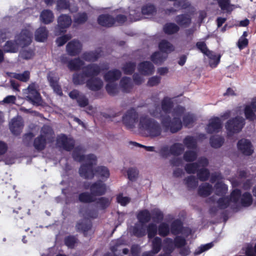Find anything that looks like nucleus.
<instances>
[{
  "label": "nucleus",
  "instance_id": "1",
  "mask_svg": "<svg viewBox=\"0 0 256 256\" xmlns=\"http://www.w3.org/2000/svg\"><path fill=\"white\" fill-rule=\"evenodd\" d=\"M97 157L96 160L92 161L90 164L82 166L81 168L80 176L86 180H92L96 176L104 181L107 180L110 175L108 168L104 166H98L95 168L94 166L97 164Z\"/></svg>",
  "mask_w": 256,
  "mask_h": 256
},
{
  "label": "nucleus",
  "instance_id": "2",
  "mask_svg": "<svg viewBox=\"0 0 256 256\" xmlns=\"http://www.w3.org/2000/svg\"><path fill=\"white\" fill-rule=\"evenodd\" d=\"M186 110L184 107L178 106L174 108L172 120L169 116L163 117L161 123L166 131L169 130L172 133L177 132L182 128V122L180 116L184 114Z\"/></svg>",
  "mask_w": 256,
  "mask_h": 256
},
{
  "label": "nucleus",
  "instance_id": "3",
  "mask_svg": "<svg viewBox=\"0 0 256 256\" xmlns=\"http://www.w3.org/2000/svg\"><path fill=\"white\" fill-rule=\"evenodd\" d=\"M140 128L144 131L147 136L154 138L162 134V128L160 124L155 120L146 117L141 118L140 120Z\"/></svg>",
  "mask_w": 256,
  "mask_h": 256
},
{
  "label": "nucleus",
  "instance_id": "4",
  "mask_svg": "<svg viewBox=\"0 0 256 256\" xmlns=\"http://www.w3.org/2000/svg\"><path fill=\"white\" fill-rule=\"evenodd\" d=\"M245 124L244 119L240 116H236L228 120L225 127L228 136H231L240 132Z\"/></svg>",
  "mask_w": 256,
  "mask_h": 256
},
{
  "label": "nucleus",
  "instance_id": "5",
  "mask_svg": "<svg viewBox=\"0 0 256 256\" xmlns=\"http://www.w3.org/2000/svg\"><path fill=\"white\" fill-rule=\"evenodd\" d=\"M82 148L80 146H77L74 148L72 152V157L74 160L78 162H84V163L82 164L78 170V172L80 176L81 168L82 166L86 165L88 164H90L92 161L96 160V156L94 154H90L86 155L82 154Z\"/></svg>",
  "mask_w": 256,
  "mask_h": 256
},
{
  "label": "nucleus",
  "instance_id": "6",
  "mask_svg": "<svg viewBox=\"0 0 256 256\" xmlns=\"http://www.w3.org/2000/svg\"><path fill=\"white\" fill-rule=\"evenodd\" d=\"M84 188L86 190L89 189L94 197L104 196L107 191L106 184L101 180L92 183H85Z\"/></svg>",
  "mask_w": 256,
  "mask_h": 256
},
{
  "label": "nucleus",
  "instance_id": "7",
  "mask_svg": "<svg viewBox=\"0 0 256 256\" xmlns=\"http://www.w3.org/2000/svg\"><path fill=\"white\" fill-rule=\"evenodd\" d=\"M138 120V114L134 108L128 110L122 116V122L128 129H132Z\"/></svg>",
  "mask_w": 256,
  "mask_h": 256
},
{
  "label": "nucleus",
  "instance_id": "8",
  "mask_svg": "<svg viewBox=\"0 0 256 256\" xmlns=\"http://www.w3.org/2000/svg\"><path fill=\"white\" fill-rule=\"evenodd\" d=\"M108 68V65L101 68L100 66L96 64H90L84 66L82 70L86 77L90 78L97 76L102 70H107Z\"/></svg>",
  "mask_w": 256,
  "mask_h": 256
},
{
  "label": "nucleus",
  "instance_id": "9",
  "mask_svg": "<svg viewBox=\"0 0 256 256\" xmlns=\"http://www.w3.org/2000/svg\"><path fill=\"white\" fill-rule=\"evenodd\" d=\"M56 144L58 147L63 150L70 152L74 146V142L72 138H69L65 134H62L58 136L56 140Z\"/></svg>",
  "mask_w": 256,
  "mask_h": 256
},
{
  "label": "nucleus",
  "instance_id": "10",
  "mask_svg": "<svg viewBox=\"0 0 256 256\" xmlns=\"http://www.w3.org/2000/svg\"><path fill=\"white\" fill-rule=\"evenodd\" d=\"M16 38L18 44L24 48L28 46L32 42V34L28 30L23 29Z\"/></svg>",
  "mask_w": 256,
  "mask_h": 256
},
{
  "label": "nucleus",
  "instance_id": "11",
  "mask_svg": "<svg viewBox=\"0 0 256 256\" xmlns=\"http://www.w3.org/2000/svg\"><path fill=\"white\" fill-rule=\"evenodd\" d=\"M26 99L34 104L40 105L42 102V97L40 92L36 90L34 84L28 86L27 88Z\"/></svg>",
  "mask_w": 256,
  "mask_h": 256
},
{
  "label": "nucleus",
  "instance_id": "12",
  "mask_svg": "<svg viewBox=\"0 0 256 256\" xmlns=\"http://www.w3.org/2000/svg\"><path fill=\"white\" fill-rule=\"evenodd\" d=\"M58 23L56 28V32H58L60 34L64 33L66 32V29L71 25V18L68 15L62 14L58 18Z\"/></svg>",
  "mask_w": 256,
  "mask_h": 256
},
{
  "label": "nucleus",
  "instance_id": "13",
  "mask_svg": "<svg viewBox=\"0 0 256 256\" xmlns=\"http://www.w3.org/2000/svg\"><path fill=\"white\" fill-rule=\"evenodd\" d=\"M82 50V44L78 40H74L68 42L66 46V50L70 56L78 55Z\"/></svg>",
  "mask_w": 256,
  "mask_h": 256
},
{
  "label": "nucleus",
  "instance_id": "14",
  "mask_svg": "<svg viewBox=\"0 0 256 256\" xmlns=\"http://www.w3.org/2000/svg\"><path fill=\"white\" fill-rule=\"evenodd\" d=\"M222 128V122L218 117H214L211 118L207 126L206 131L207 133L212 134L218 132Z\"/></svg>",
  "mask_w": 256,
  "mask_h": 256
},
{
  "label": "nucleus",
  "instance_id": "15",
  "mask_svg": "<svg viewBox=\"0 0 256 256\" xmlns=\"http://www.w3.org/2000/svg\"><path fill=\"white\" fill-rule=\"evenodd\" d=\"M238 149L245 156H250L252 154L254 150L250 142L247 139H241L238 142Z\"/></svg>",
  "mask_w": 256,
  "mask_h": 256
},
{
  "label": "nucleus",
  "instance_id": "16",
  "mask_svg": "<svg viewBox=\"0 0 256 256\" xmlns=\"http://www.w3.org/2000/svg\"><path fill=\"white\" fill-rule=\"evenodd\" d=\"M103 82L100 78L94 76L88 78L86 82L87 88L92 91H98L103 86Z\"/></svg>",
  "mask_w": 256,
  "mask_h": 256
},
{
  "label": "nucleus",
  "instance_id": "17",
  "mask_svg": "<svg viewBox=\"0 0 256 256\" xmlns=\"http://www.w3.org/2000/svg\"><path fill=\"white\" fill-rule=\"evenodd\" d=\"M97 21L98 24L106 28L112 27L115 24L114 18L108 14H100Z\"/></svg>",
  "mask_w": 256,
  "mask_h": 256
},
{
  "label": "nucleus",
  "instance_id": "18",
  "mask_svg": "<svg viewBox=\"0 0 256 256\" xmlns=\"http://www.w3.org/2000/svg\"><path fill=\"white\" fill-rule=\"evenodd\" d=\"M58 80L59 78L54 76V74L51 72L48 75V80L50 86L56 93L61 96L62 94V92L60 86L58 84Z\"/></svg>",
  "mask_w": 256,
  "mask_h": 256
},
{
  "label": "nucleus",
  "instance_id": "19",
  "mask_svg": "<svg viewBox=\"0 0 256 256\" xmlns=\"http://www.w3.org/2000/svg\"><path fill=\"white\" fill-rule=\"evenodd\" d=\"M92 228V222L87 220H83L77 222L76 228L78 232H82L84 236H86L88 232Z\"/></svg>",
  "mask_w": 256,
  "mask_h": 256
},
{
  "label": "nucleus",
  "instance_id": "20",
  "mask_svg": "<svg viewBox=\"0 0 256 256\" xmlns=\"http://www.w3.org/2000/svg\"><path fill=\"white\" fill-rule=\"evenodd\" d=\"M138 70L142 75H150L154 72V66L150 62L144 61L139 64Z\"/></svg>",
  "mask_w": 256,
  "mask_h": 256
},
{
  "label": "nucleus",
  "instance_id": "21",
  "mask_svg": "<svg viewBox=\"0 0 256 256\" xmlns=\"http://www.w3.org/2000/svg\"><path fill=\"white\" fill-rule=\"evenodd\" d=\"M122 76L121 72L118 69L108 70L104 76V80L108 82H112L118 80Z\"/></svg>",
  "mask_w": 256,
  "mask_h": 256
},
{
  "label": "nucleus",
  "instance_id": "22",
  "mask_svg": "<svg viewBox=\"0 0 256 256\" xmlns=\"http://www.w3.org/2000/svg\"><path fill=\"white\" fill-rule=\"evenodd\" d=\"M47 141L48 140L42 134H40L34 139V147L37 151L41 152L46 148Z\"/></svg>",
  "mask_w": 256,
  "mask_h": 256
},
{
  "label": "nucleus",
  "instance_id": "23",
  "mask_svg": "<svg viewBox=\"0 0 256 256\" xmlns=\"http://www.w3.org/2000/svg\"><path fill=\"white\" fill-rule=\"evenodd\" d=\"M175 21L180 26L187 28L191 24L192 19L188 14H184L177 15Z\"/></svg>",
  "mask_w": 256,
  "mask_h": 256
},
{
  "label": "nucleus",
  "instance_id": "24",
  "mask_svg": "<svg viewBox=\"0 0 256 256\" xmlns=\"http://www.w3.org/2000/svg\"><path fill=\"white\" fill-rule=\"evenodd\" d=\"M23 126L24 124L21 120L14 118L12 120L10 128L14 134L18 136L20 134Z\"/></svg>",
  "mask_w": 256,
  "mask_h": 256
},
{
  "label": "nucleus",
  "instance_id": "25",
  "mask_svg": "<svg viewBox=\"0 0 256 256\" xmlns=\"http://www.w3.org/2000/svg\"><path fill=\"white\" fill-rule=\"evenodd\" d=\"M212 192V186L208 183H204L199 186L198 193L200 196L206 198L210 195Z\"/></svg>",
  "mask_w": 256,
  "mask_h": 256
},
{
  "label": "nucleus",
  "instance_id": "26",
  "mask_svg": "<svg viewBox=\"0 0 256 256\" xmlns=\"http://www.w3.org/2000/svg\"><path fill=\"white\" fill-rule=\"evenodd\" d=\"M48 30L45 26H41L38 28L35 32V40L38 42H44L48 36Z\"/></svg>",
  "mask_w": 256,
  "mask_h": 256
},
{
  "label": "nucleus",
  "instance_id": "27",
  "mask_svg": "<svg viewBox=\"0 0 256 256\" xmlns=\"http://www.w3.org/2000/svg\"><path fill=\"white\" fill-rule=\"evenodd\" d=\"M120 86L124 92L129 93L133 88L131 79L129 77L124 76L120 80Z\"/></svg>",
  "mask_w": 256,
  "mask_h": 256
},
{
  "label": "nucleus",
  "instance_id": "28",
  "mask_svg": "<svg viewBox=\"0 0 256 256\" xmlns=\"http://www.w3.org/2000/svg\"><path fill=\"white\" fill-rule=\"evenodd\" d=\"M100 56V52L96 50L86 52L82 54V58L85 61L88 62H94L96 61Z\"/></svg>",
  "mask_w": 256,
  "mask_h": 256
},
{
  "label": "nucleus",
  "instance_id": "29",
  "mask_svg": "<svg viewBox=\"0 0 256 256\" xmlns=\"http://www.w3.org/2000/svg\"><path fill=\"white\" fill-rule=\"evenodd\" d=\"M84 64L79 58H74L68 62V67L70 71H76L80 69Z\"/></svg>",
  "mask_w": 256,
  "mask_h": 256
},
{
  "label": "nucleus",
  "instance_id": "30",
  "mask_svg": "<svg viewBox=\"0 0 256 256\" xmlns=\"http://www.w3.org/2000/svg\"><path fill=\"white\" fill-rule=\"evenodd\" d=\"M46 138L50 142H53L54 133L52 128L49 126L44 125L41 129L40 134Z\"/></svg>",
  "mask_w": 256,
  "mask_h": 256
},
{
  "label": "nucleus",
  "instance_id": "31",
  "mask_svg": "<svg viewBox=\"0 0 256 256\" xmlns=\"http://www.w3.org/2000/svg\"><path fill=\"white\" fill-rule=\"evenodd\" d=\"M7 74L10 78H16L22 82H27L30 78V72L28 70H25L22 74L8 72Z\"/></svg>",
  "mask_w": 256,
  "mask_h": 256
},
{
  "label": "nucleus",
  "instance_id": "32",
  "mask_svg": "<svg viewBox=\"0 0 256 256\" xmlns=\"http://www.w3.org/2000/svg\"><path fill=\"white\" fill-rule=\"evenodd\" d=\"M137 218L140 224H145L150 220L152 216L150 212L145 209L138 212L137 214Z\"/></svg>",
  "mask_w": 256,
  "mask_h": 256
},
{
  "label": "nucleus",
  "instance_id": "33",
  "mask_svg": "<svg viewBox=\"0 0 256 256\" xmlns=\"http://www.w3.org/2000/svg\"><path fill=\"white\" fill-rule=\"evenodd\" d=\"M163 32L168 35H172L180 30L179 26L173 22L166 23L163 26Z\"/></svg>",
  "mask_w": 256,
  "mask_h": 256
},
{
  "label": "nucleus",
  "instance_id": "34",
  "mask_svg": "<svg viewBox=\"0 0 256 256\" xmlns=\"http://www.w3.org/2000/svg\"><path fill=\"white\" fill-rule=\"evenodd\" d=\"M240 204L242 207L248 208L250 206L253 202V198L252 194L248 192H244L241 195Z\"/></svg>",
  "mask_w": 256,
  "mask_h": 256
},
{
  "label": "nucleus",
  "instance_id": "35",
  "mask_svg": "<svg viewBox=\"0 0 256 256\" xmlns=\"http://www.w3.org/2000/svg\"><path fill=\"white\" fill-rule=\"evenodd\" d=\"M182 229L183 224L180 220H176L172 222L170 232L173 234L177 235L182 233Z\"/></svg>",
  "mask_w": 256,
  "mask_h": 256
},
{
  "label": "nucleus",
  "instance_id": "36",
  "mask_svg": "<svg viewBox=\"0 0 256 256\" xmlns=\"http://www.w3.org/2000/svg\"><path fill=\"white\" fill-rule=\"evenodd\" d=\"M54 14L49 10H44L42 11L40 15V18L42 22L44 24H48L54 20Z\"/></svg>",
  "mask_w": 256,
  "mask_h": 256
},
{
  "label": "nucleus",
  "instance_id": "37",
  "mask_svg": "<svg viewBox=\"0 0 256 256\" xmlns=\"http://www.w3.org/2000/svg\"><path fill=\"white\" fill-rule=\"evenodd\" d=\"M158 48L160 52L168 53L174 50L172 44L166 40H162L158 44Z\"/></svg>",
  "mask_w": 256,
  "mask_h": 256
},
{
  "label": "nucleus",
  "instance_id": "38",
  "mask_svg": "<svg viewBox=\"0 0 256 256\" xmlns=\"http://www.w3.org/2000/svg\"><path fill=\"white\" fill-rule=\"evenodd\" d=\"M224 140V138L218 136H212L210 138V143L212 147L218 148L222 146Z\"/></svg>",
  "mask_w": 256,
  "mask_h": 256
},
{
  "label": "nucleus",
  "instance_id": "39",
  "mask_svg": "<svg viewBox=\"0 0 256 256\" xmlns=\"http://www.w3.org/2000/svg\"><path fill=\"white\" fill-rule=\"evenodd\" d=\"M136 68L135 62H128L123 64L122 70L125 74L131 75L134 72Z\"/></svg>",
  "mask_w": 256,
  "mask_h": 256
},
{
  "label": "nucleus",
  "instance_id": "40",
  "mask_svg": "<svg viewBox=\"0 0 256 256\" xmlns=\"http://www.w3.org/2000/svg\"><path fill=\"white\" fill-rule=\"evenodd\" d=\"M215 194L218 196H224L228 192V186L222 182H218L214 185Z\"/></svg>",
  "mask_w": 256,
  "mask_h": 256
},
{
  "label": "nucleus",
  "instance_id": "41",
  "mask_svg": "<svg viewBox=\"0 0 256 256\" xmlns=\"http://www.w3.org/2000/svg\"><path fill=\"white\" fill-rule=\"evenodd\" d=\"M162 247V238L158 236L154 237L152 242V250L151 252L153 254H156L161 250Z\"/></svg>",
  "mask_w": 256,
  "mask_h": 256
},
{
  "label": "nucleus",
  "instance_id": "42",
  "mask_svg": "<svg viewBox=\"0 0 256 256\" xmlns=\"http://www.w3.org/2000/svg\"><path fill=\"white\" fill-rule=\"evenodd\" d=\"M167 56L164 54L160 52H154L151 56V60L156 64H162L166 58Z\"/></svg>",
  "mask_w": 256,
  "mask_h": 256
},
{
  "label": "nucleus",
  "instance_id": "43",
  "mask_svg": "<svg viewBox=\"0 0 256 256\" xmlns=\"http://www.w3.org/2000/svg\"><path fill=\"white\" fill-rule=\"evenodd\" d=\"M183 143L188 149H196L197 147L196 140L192 136H186L183 140Z\"/></svg>",
  "mask_w": 256,
  "mask_h": 256
},
{
  "label": "nucleus",
  "instance_id": "44",
  "mask_svg": "<svg viewBox=\"0 0 256 256\" xmlns=\"http://www.w3.org/2000/svg\"><path fill=\"white\" fill-rule=\"evenodd\" d=\"M18 46L16 39L15 40H8L4 46V50L8 52H16L18 50Z\"/></svg>",
  "mask_w": 256,
  "mask_h": 256
},
{
  "label": "nucleus",
  "instance_id": "45",
  "mask_svg": "<svg viewBox=\"0 0 256 256\" xmlns=\"http://www.w3.org/2000/svg\"><path fill=\"white\" fill-rule=\"evenodd\" d=\"M78 200L81 202L90 203L95 202L96 198L90 192H83L79 194Z\"/></svg>",
  "mask_w": 256,
  "mask_h": 256
},
{
  "label": "nucleus",
  "instance_id": "46",
  "mask_svg": "<svg viewBox=\"0 0 256 256\" xmlns=\"http://www.w3.org/2000/svg\"><path fill=\"white\" fill-rule=\"evenodd\" d=\"M206 56L210 58V66L212 68H216L220 62V55L217 56L210 50V53L208 54Z\"/></svg>",
  "mask_w": 256,
  "mask_h": 256
},
{
  "label": "nucleus",
  "instance_id": "47",
  "mask_svg": "<svg viewBox=\"0 0 256 256\" xmlns=\"http://www.w3.org/2000/svg\"><path fill=\"white\" fill-rule=\"evenodd\" d=\"M185 184L188 190L195 189L198 186V180L194 176H190L184 180Z\"/></svg>",
  "mask_w": 256,
  "mask_h": 256
},
{
  "label": "nucleus",
  "instance_id": "48",
  "mask_svg": "<svg viewBox=\"0 0 256 256\" xmlns=\"http://www.w3.org/2000/svg\"><path fill=\"white\" fill-rule=\"evenodd\" d=\"M86 76L84 74V72L80 73H74L72 76V82L75 85H82L86 83Z\"/></svg>",
  "mask_w": 256,
  "mask_h": 256
},
{
  "label": "nucleus",
  "instance_id": "49",
  "mask_svg": "<svg viewBox=\"0 0 256 256\" xmlns=\"http://www.w3.org/2000/svg\"><path fill=\"white\" fill-rule=\"evenodd\" d=\"M241 195V190L238 188H235L231 192L230 196H228L230 202H232L234 204H237L239 202L240 199V200Z\"/></svg>",
  "mask_w": 256,
  "mask_h": 256
},
{
  "label": "nucleus",
  "instance_id": "50",
  "mask_svg": "<svg viewBox=\"0 0 256 256\" xmlns=\"http://www.w3.org/2000/svg\"><path fill=\"white\" fill-rule=\"evenodd\" d=\"M161 106L164 113L169 114L173 107V103L170 99L164 98L162 101Z\"/></svg>",
  "mask_w": 256,
  "mask_h": 256
},
{
  "label": "nucleus",
  "instance_id": "51",
  "mask_svg": "<svg viewBox=\"0 0 256 256\" xmlns=\"http://www.w3.org/2000/svg\"><path fill=\"white\" fill-rule=\"evenodd\" d=\"M99 208L101 210H105L110 204V200L106 197H100L96 202Z\"/></svg>",
  "mask_w": 256,
  "mask_h": 256
},
{
  "label": "nucleus",
  "instance_id": "52",
  "mask_svg": "<svg viewBox=\"0 0 256 256\" xmlns=\"http://www.w3.org/2000/svg\"><path fill=\"white\" fill-rule=\"evenodd\" d=\"M184 150V148L182 144L180 143H175L170 146V152L174 156H179L182 154Z\"/></svg>",
  "mask_w": 256,
  "mask_h": 256
},
{
  "label": "nucleus",
  "instance_id": "53",
  "mask_svg": "<svg viewBox=\"0 0 256 256\" xmlns=\"http://www.w3.org/2000/svg\"><path fill=\"white\" fill-rule=\"evenodd\" d=\"M156 6L152 4H148L142 8V13L144 15H153L156 12Z\"/></svg>",
  "mask_w": 256,
  "mask_h": 256
},
{
  "label": "nucleus",
  "instance_id": "54",
  "mask_svg": "<svg viewBox=\"0 0 256 256\" xmlns=\"http://www.w3.org/2000/svg\"><path fill=\"white\" fill-rule=\"evenodd\" d=\"M210 176L209 170L206 168H202L198 171L197 176L201 182L206 181Z\"/></svg>",
  "mask_w": 256,
  "mask_h": 256
},
{
  "label": "nucleus",
  "instance_id": "55",
  "mask_svg": "<svg viewBox=\"0 0 256 256\" xmlns=\"http://www.w3.org/2000/svg\"><path fill=\"white\" fill-rule=\"evenodd\" d=\"M132 232L134 235L138 238L143 237L146 234L144 224H140V226H134Z\"/></svg>",
  "mask_w": 256,
  "mask_h": 256
},
{
  "label": "nucleus",
  "instance_id": "56",
  "mask_svg": "<svg viewBox=\"0 0 256 256\" xmlns=\"http://www.w3.org/2000/svg\"><path fill=\"white\" fill-rule=\"evenodd\" d=\"M216 203L220 209L224 210L229 206L230 202L228 196H222L218 198Z\"/></svg>",
  "mask_w": 256,
  "mask_h": 256
},
{
  "label": "nucleus",
  "instance_id": "57",
  "mask_svg": "<svg viewBox=\"0 0 256 256\" xmlns=\"http://www.w3.org/2000/svg\"><path fill=\"white\" fill-rule=\"evenodd\" d=\"M78 238L74 236L70 235L65 237L64 242L68 248H74L75 244L78 242Z\"/></svg>",
  "mask_w": 256,
  "mask_h": 256
},
{
  "label": "nucleus",
  "instance_id": "58",
  "mask_svg": "<svg viewBox=\"0 0 256 256\" xmlns=\"http://www.w3.org/2000/svg\"><path fill=\"white\" fill-rule=\"evenodd\" d=\"M254 112L250 105H247L244 108V113L246 118L250 121H252L255 118Z\"/></svg>",
  "mask_w": 256,
  "mask_h": 256
},
{
  "label": "nucleus",
  "instance_id": "59",
  "mask_svg": "<svg viewBox=\"0 0 256 256\" xmlns=\"http://www.w3.org/2000/svg\"><path fill=\"white\" fill-rule=\"evenodd\" d=\"M200 164L198 162L190 163L186 165L185 170L188 174H194L196 172H198Z\"/></svg>",
  "mask_w": 256,
  "mask_h": 256
},
{
  "label": "nucleus",
  "instance_id": "60",
  "mask_svg": "<svg viewBox=\"0 0 256 256\" xmlns=\"http://www.w3.org/2000/svg\"><path fill=\"white\" fill-rule=\"evenodd\" d=\"M158 233L160 236L162 237L167 236L170 233V228L166 222L160 224L158 228Z\"/></svg>",
  "mask_w": 256,
  "mask_h": 256
},
{
  "label": "nucleus",
  "instance_id": "61",
  "mask_svg": "<svg viewBox=\"0 0 256 256\" xmlns=\"http://www.w3.org/2000/svg\"><path fill=\"white\" fill-rule=\"evenodd\" d=\"M157 232L158 228L156 224L150 223L147 226V233L148 238H154L157 234Z\"/></svg>",
  "mask_w": 256,
  "mask_h": 256
},
{
  "label": "nucleus",
  "instance_id": "62",
  "mask_svg": "<svg viewBox=\"0 0 256 256\" xmlns=\"http://www.w3.org/2000/svg\"><path fill=\"white\" fill-rule=\"evenodd\" d=\"M184 159L188 162H192L194 161L197 158V154L196 152L192 150H187L184 154Z\"/></svg>",
  "mask_w": 256,
  "mask_h": 256
},
{
  "label": "nucleus",
  "instance_id": "63",
  "mask_svg": "<svg viewBox=\"0 0 256 256\" xmlns=\"http://www.w3.org/2000/svg\"><path fill=\"white\" fill-rule=\"evenodd\" d=\"M128 178L130 181H135L138 174V170L134 168H130L127 170Z\"/></svg>",
  "mask_w": 256,
  "mask_h": 256
},
{
  "label": "nucleus",
  "instance_id": "64",
  "mask_svg": "<svg viewBox=\"0 0 256 256\" xmlns=\"http://www.w3.org/2000/svg\"><path fill=\"white\" fill-rule=\"evenodd\" d=\"M106 90L110 96H115L118 93L117 85L114 83L108 82L106 84Z\"/></svg>",
  "mask_w": 256,
  "mask_h": 256
}]
</instances>
